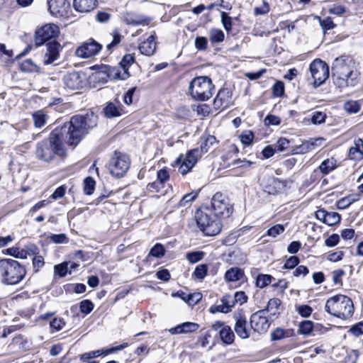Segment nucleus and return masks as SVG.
Here are the masks:
<instances>
[{
    "mask_svg": "<svg viewBox=\"0 0 363 363\" xmlns=\"http://www.w3.org/2000/svg\"><path fill=\"white\" fill-rule=\"evenodd\" d=\"M96 124L97 116L93 112H88L84 116H72L69 122L55 130H58L64 143L70 146H76Z\"/></svg>",
    "mask_w": 363,
    "mask_h": 363,
    "instance_id": "nucleus-1",
    "label": "nucleus"
},
{
    "mask_svg": "<svg viewBox=\"0 0 363 363\" xmlns=\"http://www.w3.org/2000/svg\"><path fill=\"white\" fill-rule=\"evenodd\" d=\"M333 79L337 88L354 87L360 82L358 65L350 57H337L332 65Z\"/></svg>",
    "mask_w": 363,
    "mask_h": 363,
    "instance_id": "nucleus-2",
    "label": "nucleus"
},
{
    "mask_svg": "<svg viewBox=\"0 0 363 363\" xmlns=\"http://www.w3.org/2000/svg\"><path fill=\"white\" fill-rule=\"evenodd\" d=\"M63 143L58 130H53L48 139L38 144L35 151L36 156L45 162L52 160L55 155L62 156L65 154Z\"/></svg>",
    "mask_w": 363,
    "mask_h": 363,
    "instance_id": "nucleus-3",
    "label": "nucleus"
},
{
    "mask_svg": "<svg viewBox=\"0 0 363 363\" xmlns=\"http://www.w3.org/2000/svg\"><path fill=\"white\" fill-rule=\"evenodd\" d=\"M327 313L338 318L346 320L354 313V305L352 299L342 294L329 298L325 305Z\"/></svg>",
    "mask_w": 363,
    "mask_h": 363,
    "instance_id": "nucleus-4",
    "label": "nucleus"
},
{
    "mask_svg": "<svg viewBox=\"0 0 363 363\" xmlns=\"http://www.w3.org/2000/svg\"><path fill=\"white\" fill-rule=\"evenodd\" d=\"M26 273L25 267L18 261L13 259L0 260V274L4 284H16L23 279Z\"/></svg>",
    "mask_w": 363,
    "mask_h": 363,
    "instance_id": "nucleus-5",
    "label": "nucleus"
},
{
    "mask_svg": "<svg viewBox=\"0 0 363 363\" xmlns=\"http://www.w3.org/2000/svg\"><path fill=\"white\" fill-rule=\"evenodd\" d=\"M195 218L199 229L207 236L216 235L221 230V224L218 218L212 216L205 211H197Z\"/></svg>",
    "mask_w": 363,
    "mask_h": 363,
    "instance_id": "nucleus-6",
    "label": "nucleus"
},
{
    "mask_svg": "<svg viewBox=\"0 0 363 363\" xmlns=\"http://www.w3.org/2000/svg\"><path fill=\"white\" fill-rule=\"evenodd\" d=\"M130 160L123 152L116 151L109 160L108 168L110 174L115 177H123L130 168Z\"/></svg>",
    "mask_w": 363,
    "mask_h": 363,
    "instance_id": "nucleus-7",
    "label": "nucleus"
},
{
    "mask_svg": "<svg viewBox=\"0 0 363 363\" xmlns=\"http://www.w3.org/2000/svg\"><path fill=\"white\" fill-rule=\"evenodd\" d=\"M309 70L311 77L308 79V84L314 89L323 84L329 77V67L320 59H316L311 63Z\"/></svg>",
    "mask_w": 363,
    "mask_h": 363,
    "instance_id": "nucleus-8",
    "label": "nucleus"
},
{
    "mask_svg": "<svg viewBox=\"0 0 363 363\" xmlns=\"http://www.w3.org/2000/svg\"><path fill=\"white\" fill-rule=\"evenodd\" d=\"M211 206L215 216L227 218L233 212V206L228 197L220 192H216L211 199Z\"/></svg>",
    "mask_w": 363,
    "mask_h": 363,
    "instance_id": "nucleus-9",
    "label": "nucleus"
},
{
    "mask_svg": "<svg viewBox=\"0 0 363 363\" xmlns=\"http://www.w3.org/2000/svg\"><path fill=\"white\" fill-rule=\"evenodd\" d=\"M135 62L134 55L127 54L123 56L118 67H111L108 69V76L113 79L125 80L130 76L129 67Z\"/></svg>",
    "mask_w": 363,
    "mask_h": 363,
    "instance_id": "nucleus-10",
    "label": "nucleus"
},
{
    "mask_svg": "<svg viewBox=\"0 0 363 363\" xmlns=\"http://www.w3.org/2000/svg\"><path fill=\"white\" fill-rule=\"evenodd\" d=\"M60 34V28L55 23H47L35 32V43L41 45L46 41L55 38Z\"/></svg>",
    "mask_w": 363,
    "mask_h": 363,
    "instance_id": "nucleus-11",
    "label": "nucleus"
},
{
    "mask_svg": "<svg viewBox=\"0 0 363 363\" xmlns=\"http://www.w3.org/2000/svg\"><path fill=\"white\" fill-rule=\"evenodd\" d=\"M102 45L93 39H89L78 47L75 51L77 57L87 59L96 55L101 50Z\"/></svg>",
    "mask_w": 363,
    "mask_h": 363,
    "instance_id": "nucleus-12",
    "label": "nucleus"
},
{
    "mask_svg": "<svg viewBox=\"0 0 363 363\" xmlns=\"http://www.w3.org/2000/svg\"><path fill=\"white\" fill-rule=\"evenodd\" d=\"M266 310L254 313L250 317V326L255 332L265 333L269 328L270 323L267 318Z\"/></svg>",
    "mask_w": 363,
    "mask_h": 363,
    "instance_id": "nucleus-13",
    "label": "nucleus"
},
{
    "mask_svg": "<svg viewBox=\"0 0 363 363\" xmlns=\"http://www.w3.org/2000/svg\"><path fill=\"white\" fill-rule=\"evenodd\" d=\"M198 152V150H191L186 153L184 159H182V155L177 158V162L181 164L179 172L182 175L186 174L194 167L199 158Z\"/></svg>",
    "mask_w": 363,
    "mask_h": 363,
    "instance_id": "nucleus-14",
    "label": "nucleus"
},
{
    "mask_svg": "<svg viewBox=\"0 0 363 363\" xmlns=\"http://www.w3.org/2000/svg\"><path fill=\"white\" fill-rule=\"evenodd\" d=\"M234 319L235 320V324L234 326V330L236 334L241 339H247L250 335V329L247 328V318L245 315H243L240 313H235Z\"/></svg>",
    "mask_w": 363,
    "mask_h": 363,
    "instance_id": "nucleus-15",
    "label": "nucleus"
},
{
    "mask_svg": "<svg viewBox=\"0 0 363 363\" xmlns=\"http://www.w3.org/2000/svg\"><path fill=\"white\" fill-rule=\"evenodd\" d=\"M47 51L44 55L43 63L50 65L57 60L60 56L62 46L58 42L53 40L46 44Z\"/></svg>",
    "mask_w": 363,
    "mask_h": 363,
    "instance_id": "nucleus-16",
    "label": "nucleus"
},
{
    "mask_svg": "<svg viewBox=\"0 0 363 363\" xmlns=\"http://www.w3.org/2000/svg\"><path fill=\"white\" fill-rule=\"evenodd\" d=\"M286 181L272 177L268 179L264 189L267 194L274 195L284 191L286 187Z\"/></svg>",
    "mask_w": 363,
    "mask_h": 363,
    "instance_id": "nucleus-17",
    "label": "nucleus"
},
{
    "mask_svg": "<svg viewBox=\"0 0 363 363\" xmlns=\"http://www.w3.org/2000/svg\"><path fill=\"white\" fill-rule=\"evenodd\" d=\"M213 84L211 80L208 77H199L194 78L190 83L189 89L193 91H211Z\"/></svg>",
    "mask_w": 363,
    "mask_h": 363,
    "instance_id": "nucleus-18",
    "label": "nucleus"
},
{
    "mask_svg": "<svg viewBox=\"0 0 363 363\" xmlns=\"http://www.w3.org/2000/svg\"><path fill=\"white\" fill-rule=\"evenodd\" d=\"M156 38V33L154 31L151 35L140 44L139 50L142 55L151 56L155 52Z\"/></svg>",
    "mask_w": 363,
    "mask_h": 363,
    "instance_id": "nucleus-19",
    "label": "nucleus"
},
{
    "mask_svg": "<svg viewBox=\"0 0 363 363\" xmlns=\"http://www.w3.org/2000/svg\"><path fill=\"white\" fill-rule=\"evenodd\" d=\"M123 22L127 25H148L151 18L143 14L127 13L123 16Z\"/></svg>",
    "mask_w": 363,
    "mask_h": 363,
    "instance_id": "nucleus-20",
    "label": "nucleus"
},
{
    "mask_svg": "<svg viewBox=\"0 0 363 363\" xmlns=\"http://www.w3.org/2000/svg\"><path fill=\"white\" fill-rule=\"evenodd\" d=\"M48 4L51 14L55 16L65 14L69 7L67 0H50Z\"/></svg>",
    "mask_w": 363,
    "mask_h": 363,
    "instance_id": "nucleus-21",
    "label": "nucleus"
},
{
    "mask_svg": "<svg viewBox=\"0 0 363 363\" xmlns=\"http://www.w3.org/2000/svg\"><path fill=\"white\" fill-rule=\"evenodd\" d=\"M232 103L231 92H217L213 100V107L216 110H223Z\"/></svg>",
    "mask_w": 363,
    "mask_h": 363,
    "instance_id": "nucleus-22",
    "label": "nucleus"
},
{
    "mask_svg": "<svg viewBox=\"0 0 363 363\" xmlns=\"http://www.w3.org/2000/svg\"><path fill=\"white\" fill-rule=\"evenodd\" d=\"M217 140L215 136L211 135H203L200 139V147L194 150H199V157L207 152L209 149L216 143Z\"/></svg>",
    "mask_w": 363,
    "mask_h": 363,
    "instance_id": "nucleus-23",
    "label": "nucleus"
},
{
    "mask_svg": "<svg viewBox=\"0 0 363 363\" xmlns=\"http://www.w3.org/2000/svg\"><path fill=\"white\" fill-rule=\"evenodd\" d=\"M65 84L67 89H79L82 88V81L77 72L71 73L64 78Z\"/></svg>",
    "mask_w": 363,
    "mask_h": 363,
    "instance_id": "nucleus-24",
    "label": "nucleus"
},
{
    "mask_svg": "<svg viewBox=\"0 0 363 363\" xmlns=\"http://www.w3.org/2000/svg\"><path fill=\"white\" fill-rule=\"evenodd\" d=\"M73 6L79 12H89L96 6V0H74Z\"/></svg>",
    "mask_w": 363,
    "mask_h": 363,
    "instance_id": "nucleus-25",
    "label": "nucleus"
},
{
    "mask_svg": "<svg viewBox=\"0 0 363 363\" xmlns=\"http://www.w3.org/2000/svg\"><path fill=\"white\" fill-rule=\"evenodd\" d=\"M295 331L292 328L282 329L277 328L271 333V338L273 341H278L286 337L294 336Z\"/></svg>",
    "mask_w": 363,
    "mask_h": 363,
    "instance_id": "nucleus-26",
    "label": "nucleus"
},
{
    "mask_svg": "<svg viewBox=\"0 0 363 363\" xmlns=\"http://www.w3.org/2000/svg\"><path fill=\"white\" fill-rule=\"evenodd\" d=\"M320 139H315L311 140H306L302 143L301 145L296 146L294 150V154H306L310 151L313 150L317 146L316 143Z\"/></svg>",
    "mask_w": 363,
    "mask_h": 363,
    "instance_id": "nucleus-27",
    "label": "nucleus"
},
{
    "mask_svg": "<svg viewBox=\"0 0 363 363\" xmlns=\"http://www.w3.org/2000/svg\"><path fill=\"white\" fill-rule=\"evenodd\" d=\"M220 340L224 345H232L235 341V334L229 325L223 328L219 333Z\"/></svg>",
    "mask_w": 363,
    "mask_h": 363,
    "instance_id": "nucleus-28",
    "label": "nucleus"
},
{
    "mask_svg": "<svg viewBox=\"0 0 363 363\" xmlns=\"http://www.w3.org/2000/svg\"><path fill=\"white\" fill-rule=\"evenodd\" d=\"M337 167V160L331 157L323 160L319 166V169L323 174L326 175L333 171Z\"/></svg>",
    "mask_w": 363,
    "mask_h": 363,
    "instance_id": "nucleus-29",
    "label": "nucleus"
},
{
    "mask_svg": "<svg viewBox=\"0 0 363 363\" xmlns=\"http://www.w3.org/2000/svg\"><path fill=\"white\" fill-rule=\"evenodd\" d=\"M244 272L238 267H232L228 269L225 274V278L228 281H236L242 279Z\"/></svg>",
    "mask_w": 363,
    "mask_h": 363,
    "instance_id": "nucleus-30",
    "label": "nucleus"
},
{
    "mask_svg": "<svg viewBox=\"0 0 363 363\" xmlns=\"http://www.w3.org/2000/svg\"><path fill=\"white\" fill-rule=\"evenodd\" d=\"M360 198L359 194H350L347 196L342 198L337 202L338 208L340 209H345L349 207L352 203L357 201Z\"/></svg>",
    "mask_w": 363,
    "mask_h": 363,
    "instance_id": "nucleus-31",
    "label": "nucleus"
},
{
    "mask_svg": "<svg viewBox=\"0 0 363 363\" xmlns=\"http://www.w3.org/2000/svg\"><path fill=\"white\" fill-rule=\"evenodd\" d=\"M33 119L35 127L37 128H41L46 124L48 116L43 112V111L40 110L33 113Z\"/></svg>",
    "mask_w": 363,
    "mask_h": 363,
    "instance_id": "nucleus-32",
    "label": "nucleus"
},
{
    "mask_svg": "<svg viewBox=\"0 0 363 363\" xmlns=\"http://www.w3.org/2000/svg\"><path fill=\"white\" fill-rule=\"evenodd\" d=\"M105 115L108 118L117 117L121 115V108L113 103L107 104L104 108Z\"/></svg>",
    "mask_w": 363,
    "mask_h": 363,
    "instance_id": "nucleus-33",
    "label": "nucleus"
},
{
    "mask_svg": "<svg viewBox=\"0 0 363 363\" xmlns=\"http://www.w3.org/2000/svg\"><path fill=\"white\" fill-rule=\"evenodd\" d=\"M274 278L269 274H259L256 279L255 285L257 287L263 289L268 286Z\"/></svg>",
    "mask_w": 363,
    "mask_h": 363,
    "instance_id": "nucleus-34",
    "label": "nucleus"
},
{
    "mask_svg": "<svg viewBox=\"0 0 363 363\" xmlns=\"http://www.w3.org/2000/svg\"><path fill=\"white\" fill-rule=\"evenodd\" d=\"M313 328V323L311 320L301 321L298 325V333L303 335L311 334Z\"/></svg>",
    "mask_w": 363,
    "mask_h": 363,
    "instance_id": "nucleus-35",
    "label": "nucleus"
},
{
    "mask_svg": "<svg viewBox=\"0 0 363 363\" xmlns=\"http://www.w3.org/2000/svg\"><path fill=\"white\" fill-rule=\"evenodd\" d=\"M209 37L212 43H219L224 40L225 35L221 30L213 28L210 30Z\"/></svg>",
    "mask_w": 363,
    "mask_h": 363,
    "instance_id": "nucleus-36",
    "label": "nucleus"
},
{
    "mask_svg": "<svg viewBox=\"0 0 363 363\" xmlns=\"http://www.w3.org/2000/svg\"><path fill=\"white\" fill-rule=\"evenodd\" d=\"M96 182L94 179L91 177H86L84 181V191L86 195H91L95 189Z\"/></svg>",
    "mask_w": 363,
    "mask_h": 363,
    "instance_id": "nucleus-37",
    "label": "nucleus"
},
{
    "mask_svg": "<svg viewBox=\"0 0 363 363\" xmlns=\"http://www.w3.org/2000/svg\"><path fill=\"white\" fill-rule=\"evenodd\" d=\"M208 272V265L206 264H201L198 265L193 275L198 279L202 280L205 278Z\"/></svg>",
    "mask_w": 363,
    "mask_h": 363,
    "instance_id": "nucleus-38",
    "label": "nucleus"
},
{
    "mask_svg": "<svg viewBox=\"0 0 363 363\" xmlns=\"http://www.w3.org/2000/svg\"><path fill=\"white\" fill-rule=\"evenodd\" d=\"M340 220H341V216L338 213L334 212V211H330V212L328 211L325 224H327L328 225L332 226V225H334L340 223Z\"/></svg>",
    "mask_w": 363,
    "mask_h": 363,
    "instance_id": "nucleus-39",
    "label": "nucleus"
},
{
    "mask_svg": "<svg viewBox=\"0 0 363 363\" xmlns=\"http://www.w3.org/2000/svg\"><path fill=\"white\" fill-rule=\"evenodd\" d=\"M165 250L163 245L160 243L155 244L149 252L150 256L160 258L164 255Z\"/></svg>",
    "mask_w": 363,
    "mask_h": 363,
    "instance_id": "nucleus-40",
    "label": "nucleus"
},
{
    "mask_svg": "<svg viewBox=\"0 0 363 363\" xmlns=\"http://www.w3.org/2000/svg\"><path fill=\"white\" fill-rule=\"evenodd\" d=\"M326 114L322 111H315L311 114V121L314 125H320L325 122Z\"/></svg>",
    "mask_w": 363,
    "mask_h": 363,
    "instance_id": "nucleus-41",
    "label": "nucleus"
},
{
    "mask_svg": "<svg viewBox=\"0 0 363 363\" xmlns=\"http://www.w3.org/2000/svg\"><path fill=\"white\" fill-rule=\"evenodd\" d=\"M240 138L242 144L245 145H250L253 140L254 133L252 131L249 130H245L240 135Z\"/></svg>",
    "mask_w": 363,
    "mask_h": 363,
    "instance_id": "nucleus-42",
    "label": "nucleus"
},
{
    "mask_svg": "<svg viewBox=\"0 0 363 363\" xmlns=\"http://www.w3.org/2000/svg\"><path fill=\"white\" fill-rule=\"evenodd\" d=\"M183 334L193 333L199 328V324L193 322H185L181 324Z\"/></svg>",
    "mask_w": 363,
    "mask_h": 363,
    "instance_id": "nucleus-43",
    "label": "nucleus"
},
{
    "mask_svg": "<svg viewBox=\"0 0 363 363\" xmlns=\"http://www.w3.org/2000/svg\"><path fill=\"white\" fill-rule=\"evenodd\" d=\"M55 274H57L60 277H65L67 273H71V270L68 271V264L67 263H62L60 264H57L54 267Z\"/></svg>",
    "mask_w": 363,
    "mask_h": 363,
    "instance_id": "nucleus-44",
    "label": "nucleus"
},
{
    "mask_svg": "<svg viewBox=\"0 0 363 363\" xmlns=\"http://www.w3.org/2000/svg\"><path fill=\"white\" fill-rule=\"evenodd\" d=\"M204 253L203 252H191L186 255V259L190 263H196L201 260L203 257Z\"/></svg>",
    "mask_w": 363,
    "mask_h": 363,
    "instance_id": "nucleus-45",
    "label": "nucleus"
},
{
    "mask_svg": "<svg viewBox=\"0 0 363 363\" xmlns=\"http://www.w3.org/2000/svg\"><path fill=\"white\" fill-rule=\"evenodd\" d=\"M80 311L84 314H89L94 308L93 303L89 300H83L79 304Z\"/></svg>",
    "mask_w": 363,
    "mask_h": 363,
    "instance_id": "nucleus-46",
    "label": "nucleus"
},
{
    "mask_svg": "<svg viewBox=\"0 0 363 363\" xmlns=\"http://www.w3.org/2000/svg\"><path fill=\"white\" fill-rule=\"evenodd\" d=\"M289 140L284 138H279L274 145L277 152H283L289 147Z\"/></svg>",
    "mask_w": 363,
    "mask_h": 363,
    "instance_id": "nucleus-47",
    "label": "nucleus"
},
{
    "mask_svg": "<svg viewBox=\"0 0 363 363\" xmlns=\"http://www.w3.org/2000/svg\"><path fill=\"white\" fill-rule=\"evenodd\" d=\"M349 333L354 337H359L363 335V321L359 322L352 325L349 331Z\"/></svg>",
    "mask_w": 363,
    "mask_h": 363,
    "instance_id": "nucleus-48",
    "label": "nucleus"
},
{
    "mask_svg": "<svg viewBox=\"0 0 363 363\" xmlns=\"http://www.w3.org/2000/svg\"><path fill=\"white\" fill-rule=\"evenodd\" d=\"M198 193L196 191H192L189 194H185L182 199L180 200L179 205L181 207H184L187 203L194 201L197 197Z\"/></svg>",
    "mask_w": 363,
    "mask_h": 363,
    "instance_id": "nucleus-49",
    "label": "nucleus"
},
{
    "mask_svg": "<svg viewBox=\"0 0 363 363\" xmlns=\"http://www.w3.org/2000/svg\"><path fill=\"white\" fill-rule=\"evenodd\" d=\"M296 311L302 317L308 318L311 315L313 309L308 305H300L296 307Z\"/></svg>",
    "mask_w": 363,
    "mask_h": 363,
    "instance_id": "nucleus-50",
    "label": "nucleus"
},
{
    "mask_svg": "<svg viewBox=\"0 0 363 363\" xmlns=\"http://www.w3.org/2000/svg\"><path fill=\"white\" fill-rule=\"evenodd\" d=\"M221 22L226 31L229 32L231 30L232 18L224 11L221 12Z\"/></svg>",
    "mask_w": 363,
    "mask_h": 363,
    "instance_id": "nucleus-51",
    "label": "nucleus"
},
{
    "mask_svg": "<svg viewBox=\"0 0 363 363\" xmlns=\"http://www.w3.org/2000/svg\"><path fill=\"white\" fill-rule=\"evenodd\" d=\"M193 99L197 101H206L212 96V92H189Z\"/></svg>",
    "mask_w": 363,
    "mask_h": 363,
    "instance_id": "nucleus-52",
    "label": "nucleus"
},
{
    "mask_svg": "<svg viewBox=\"0 0 363 363\" xmlns=\"http://www.w3.org/2000/svg\"><path fill=\"white\" fill-rule=\"evenodd\" d=\"M344 108L350 113H356L359 111L360 106L356 101H348L345 104Z\"/></svg>",
    "mask_w": 363,
    "mask_h": 363,
    "instance_id": "nucleus-53",
    "label": "nucleus"
},
{
    "mask_svg": "<svg viewBox=\"0 0 363 363\" xmlns=\"http://www.w3.org/2000/svg\"><path fill=\"white\" fill-rule=\"evenodd\" d=\"M284 231V225L281 224H277L270 228L267 230V235L269 236H272L273 238L277 237V235L281 234Z\"/></svg>",
    "mask_w": 363,
    "mask_h": 363,
    "instance_id": "nucleus-54",
    "label": "nucleus"
},
{
    "mask_svg": "<svg viewBox=\"0 0 363 363\" xmlns=\"http://www.w3.org/2000/svg\"><path fill=\"white\" fill-rule=\"evenodd\" d=\"M50 325L51 329L55 331H59L65 325V322L61 318H55L50 323Z\"/></svg>",
    "mask_w": 363,
    "mask_h": 363,
    "instance_id": "nucleus-55",
    "label": "nucleus"
},
{
    "mask_svg": "<svg viewBox=\"0 0 363 363\" xmlns=\"http://www.w3.org/2000/svg\"><path fill=\"white\" fill-rule=\"evenodd\" d=\"M208 41L205 37H196L195 39V47L199 50H205L207 48Z\"/></svg>",
    "mask_w": 363,
    "mask_h": 363,
    "instance_id": "nucleus-56",
    "label": "nucleus"
},
{
    "mask_svg": "<svg viewBox=\"0 0 363 363\" xmlns=\"http://www.w3.org/2000/svg\"><path fill=\"white\" fill-rule=\"evenodd\" d=\"M299 263V259L296 256H291L289 259H286L284 263V269H293L296 266H297Z\"/></svg>",
    "mask_w": 363,
    "mask_h": 363,
    "instance_id": "nucleus-57",
    "label": "nucleus"
},
{
    "mask_svg": "<svg viewBox=\"0 0 363 363\" xmlns=\"http://www.w3.org/2000/svg\"><path fill=\"white\" fill-rule=\"evenodd\" d=\"M252 164V162L246 160H235L233 162V166L235 168L247 169Z\"/></svg>",
    "mask_w": 363,
    "mask_h": 363,
    "instance_id": "nucleus-58",
    "label": "nucleus"
},
{
    "mask_svg": "<svg viewBox=\"0 0 363 363\" xmlns=\"http://www.w3.org/2000/svg\"><path fill=\"white\" fill-rule=\"evenodd\" d=\"M121 40V35L118 30H114L113 33V40L111 43L108 44L106 48L108 50L111 51L113 47L118 45Z\"/></svg>",
    "mask_w": 363,
    "mask_h": 363,
    "instance_id": "nucleus-59",
    "label": "nucleus"
},
{
    "mask_svg": "<svg viewBox=\"0 0 363 363\" xmlns=\"http://www.w3.org/2000/svg\"><path fill=\"white\" fill-rule=\"evenodd\" d=\"M339 241L340 236L337 234H332L325 240V244L326 246L332 247L337 245Z\"/></svg>",
    "mask_w": 363,
    "mask_h": 363,
    "instance_id": "nucleus-60",
    "label": "nucleus"
},
{
    "mask_svg": "<svg viewBox=\"0 0 363 363\" xmlns=\"http://www.w3.org/2000/svg\"><path fill=\"white\" fill-rule=\"evenodd\" d=\"M281 304V301L279 298H271L267 303V308H266V313L267 312L272 311L273 309L277 310L279 306Z\"/></svg>",
    "mask_w": 363,
    "mask_h": 363,
    "instance_id": "nucleus-61",
    "label": "nucleus"
},
{
    "mask_svg": "<svg viewBox=\"0 0 363 363\" xmlns=\"http://www.w3.org/2000/svg\"><path fill=\"white\" fill-rule=\"evenodd\" d=\"M320 23L323 30H331L335 27V24L331 18L328 17L323 20L320 19Z\"/></svg>",
    "mask_w": 363,
    "mask_h": 363,
    "instance_id": "nucleus-62",
    "label": "nucleus"
},
{
    "mask_svg": "<svg viewBox=\"0 0 363 363\" xmlns=\"http://www.w3.org/2000/svg\"><path fill=\"white\" fill-rule=\"evenodd\" d=\"M50 239L55 243H64L67 241V238L65 234H52L50 236Z\"/></svg>",
    "mask_w": 363,
    "mask_h": 363,
    "instance_id": "nucleus-63",
    "label": "nucleus"
},
{
    "mask_svg": "<svg viewBox=\"0 0 363 363\" xmlns=\"http://www.w3.org/2000/svg\"><path fill=\"white\" fill-rule=\"evenodd\" d=\"M359 357L358 350H352L345 359V363H356Z\"/></svg>",
    "mask_w": 363,
    "mask_h": 363,
    "instance_id": "nucleus-64",
    "label": "nucleus"
}]
</instances>
